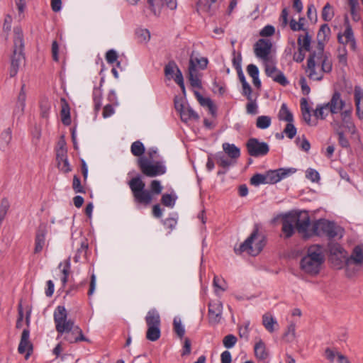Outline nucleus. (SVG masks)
Returning <instances> with one entry per match:
<instances>
[{
  "mask_svg": "<svg viewBox=\"0 0 363 363\" xmlns=\"http://www.w3.org/2000/svg\"><path fill=\"white\" fill-rule=\"evenodd\" d=\"M25 107L26 104L16 101L13 111V116L20 118L24 113Z\"/></svg>",
  "mask_w": 363,
  "mask_h": 363,
  "instance_id": "603ef678",
  "label": "nucleus"
},
{
  "mask_svg": "<svg viewBox=\"0 0 363 363\" xmlns=\"http://www.w3.org/2000/svg\"><path fill=\"white\" fill-rule=\"evenodd\" d=\"M299 84L301 88V91L304 95H308L311 91V89L307 84L306 79L304 77H301L299 80Z\"/></svg>",
  "mask_w": 363,
  "mask_h": 363,
  "instance_id": "338daca9",
  "label": "nucleus"
},
{
  "mask_svg": "<svg viewBox=\"0 0 363 363\" xmlns=\"http://www.w3.org/2000/svg\"><path fill=\"white\" fill-rule=\"evenodd\" d=\"M147 326H160V316L155 308L150 310L145 316Z\"/></svg>",
  "mask_w": 363,
  "mask_h": 363,
  "instance_id": "c756f323",
  "label": "nucleus"
},
{
  "mask_svg": "<svg viewBox=\"0 0 363 363\" xmlns=\"http://www.w3.org/2000/svg\"><path fill=\"white\" fill-rule=\"evenodd\" d=\"M136 34L141 42H147L150 38V33L147 29L140 28L136 31Z\"/></svg>",
  "mask_w": 363,
  "mask_h": 363,
  "instance_id": "4d7b16f0",
  "label": "nucleus"
},
{
  "mask_svg": "<svg viewBox=\"0 0 363 363\" xmlns=\"http://www.w3.org/2000/svg\"><path fill=\"white\" fill-rule=\"evenodd\" d=\"M61 118L63 124L68 125L71 123L69 107L65 99H62Z\"/></svg>",
  "mask_w": 363,
  "mask_h": 363,
  "instance_id": "4c0bfd02",
  "label": "nucleus"
},
{
  "mask_svg": "<svg viewBox=\"0 0 363 363\" xmlns=\"http://www.w3.org/2000/svg\"><path fill=\"white\" fill-rule=\"evenodd\" d=\"M118 60V54L115 50H109L106 53V60L108 64L113 65Z\"/></svg>",
  "mask_w": 363,
  "mask_h": 363,
  "instance_id": "680f3d73",
  "label": "nucleus"
},
{
  "mask_svg": "<svg viewBox=\"0 0 363 363\" xmlns=\"http://www.w3.org/2000/svg\"><path fill=\"white\" fill-rule=\"evenodd\" d=\"M13 43L14 49L11 60V68L9 70V75L11 77H13L17 74L20 65L25 60V57L23 53V50L24 48L23 34L18 30H15Z\"/></svg>",
  "mask_w": 363,
  "mask_h": 363,
  "instance_id": "39448f33",
  "label": "nucleus"
},
{
  "mask_svg": "<svg viewBox=\"0 0 363 363\" xmlns=\"http://www.w3.org/2000/svg\"><path fill=\"white\" fill-rule=\"evenodd\" d=\"M296 228L303 238H308L313 235V223L311 224L307 211L293 213Z\"/></svg>",
  "mask_w": 363,
  "mask_h": 363,
  "instance_id": "9b49d317",
  "label": "nucleus"
},
{
  "mask_svg": "<svg viewBox=\"0 0 363 363\" xmlns=\"http://www.w3.org/2000/svg\"><path fill=\"white\" fill-rule=\"evenodd\" d=\"M189 60L193 61L194 68L198 67L201 69H205L207 67L208 63V59L204 57H194L193 55H191Z\"/></svg>",
  "mask_w": 363,
  "mask_h": 363,
  "instance_id": "a18cd8bd",
  "label": "nucleus"
},
{
  "mask_svg": "<svg viewBox=\"0 0 363 363\" xmlns=\"http://www.w3.org/2000/svg\"><path fill=\"white\" fill-rule=\"evenodd\" d=\"M45 235L46 232L44 228H40L36 233L35 240L34 252L35 254L40 253L45 244Z\"/></svg>",
  "mask_w": 363,
  "mask_h": 363,
  "instance_id": "393cba45",
  "label": "nucleus"
},
{
  "mask_svg": "<svg viewBox=\"0 0 363 363\" xmlns=\"http://www.w3.org/2000/svg\"><path fill=\"white\" fill-rule=\"evenodd\" d=\"M279 119L288 123L294 121V116L286 104H282L278 115Z\"/></svg>",
  "mask_w": 363,
  "mask_h": 363,
  "instance_id": "58836bf2",
  "label": "nucleus"
},
{
  "mask_svg": "<svg viewBox=\"0 0 363 363\" xmlns=\"http://www.w3.org/2000/svg\"><path fill=\"white\" fill-rule=\"evenodd\" d=\"M296 172L295 168H280L266 172L267 184H276Z\"/></svg>",
  "mask_w": 363,
  "mask_h": 363,
  "instance_id": "2eb2a0df",
  "label": "nucleus"
},
{
  "mask_svg": "<svg viewBox=\"0 0 363 363\" xmlns=\"http://www.w3.org/2000/svg\"><path fill=\"white\" fill-rule=\"evenodd\" d=\"M138 164L143 174L149 177L162 175L166 172V167L162 162H152L150 159L142 157L138 159Z\"/></svg>",
  "mask_w": 363,
  "mask_h": 363,
  "instance_id": "1a4fd4ad",
  "label": "nucleus"
},
{
  "mask_svg": "<svg viewBox=\"0 0 363 363\" xmlns=\"http://www.w3.org/2000/svg\"><path fill=\"white\" fill-rule=\"evenodd\" d=\"M250 184L257 186L260 184H267L265 174H255L250 179Z\"/></svg>",
  "mask_w": 363,
  "mask_h": 363,
  "instance_id": "09e8293b",
  "label": "nucleus"
},
{
  "mask_svg": "<svg viewBox=\"0 0 363 363\" xmlns=\"http://www.w3.org/2000/svg\"><path fill=\"white\" fill-rule=\"evenodd\" d=\"M78 335L77 336H74V339H69V337H65V339L70 343L77 342L79 341H85L89 342V340L84 336L82 330L80 329L79 326H75V328L72 330V335Z\"/></svg>",
  "mask_w": 363,
  "mask_h": 363,
  "instance_id": "a19ab883",
  "label": "nucleus"
},
{
  "mask_svg": "<svg viewBox=\"0 0 363 363\" xmlns=\"http://www.w3.org/2000/svg\"><path fill=\"white\" fill-rule=\"evenodd\" d=\"M296 143L298 147L305 152H308L311 148L309 141L304 136H303L302 140L299 138H296Z\"/></svg>",
  "mask_w": 363,
  "mask_h": 363,
  "instance_id": "bf43d9fd",
  "label": "nucleus"
},
{
  "mask_svg": "<svg viewBox=\"0 0 363 363\" xmlns=\"http://www.w3.org/2000/svg\"><path fill=\"white\" fill-rule=\"evenodd\" d=\"M215 160L218 165L225 169H228L235 164L234 160L222 152H218L215 155Z\"/></svg>",
  "mask_w": 363,
  "mask_h": 363,
  "instance_id": "bb28decb",
  "label": "nucleus"
},
{
  "mask_svg": "<svg viewBox=\"0 0 363 363\" xmlns=\"http://www.w3.org/2000/svg\"><path fill=\"white\" fill-rule=\"evenodd\" d=\"M264 246V238L256 230L240 245L238 249L235 248V251L236 253L247 252L250 255L256 256L262 251Z\"/></svg>",
  "mask_w": 363,
  "mask_h": 363,
  "instance_id": "423d86ee",
  "label": "nucleus"
},
{
  "mask_svg": "<svg viewBox=\"0 0 363 363\" xmlns=\"http://www.w3.org/2000/svg\"><path fill=\"white\" fill-rule=\"evenodd\" d=\"M133 196L134 201L138 204L149 205L152 200V194H160L162 191L161 183L158 180H152L150 183V191L145 189V184L140 176L131 179L128 183Z\"/></svg>",
  "mask_w": 363,
  "mask_h": 363,
  "instance_id": "7ed1b4c3",
  "label": "nucleus"
},
{
  "mask_svg": "<svg viewBox=\"0 0 363 363\" xmlns=\"http://www.w3.org/2000/svg\"><path fill=\"white\" fill-rule=\"evenodd\" d=\"M337 125L335 128V132L338 136V142L341 147L344 148H347L350 147V143L347 138L345 136V132L350 133L342 125V123H337L336 124Z\"/></svg>",
  "mask_w": 363,
  "mask_h": 363,
  "instance_id": "7c9ffc66",
  "label": "nucleus"
},
{
  "mask_svg": "<svg viewBox=\"0 0 363 363\" xmlns=\"http://www.w3.org/2000/svg\"><path fill=\"white\" fill-rule=\"evenodd\" d=\"M247 74L252 78V83L256 87H260L261 81L259 79V69L254 65L250 64L247 67Z\"/></svg>",
  "mask_w": 363,
  "mask_h": 363,
  "instance_id": "f704fd0d",
  "label": "nucleus"
},
{
  "mask_svg": "<svg viewBox=\"0 0 363 363\" xmlns=\"http://www.w3.org/2000/svg\"><path fill=\"white\" fill-rule=\"evenodd\" d=\"M329 113H330V110L328 106V103L318 104L314 111V116L317 119L323 120Z\"/></svg>",
  "mask_w": 363,
  "mask_h": 363,
  "instance_id": "c9c22d12",
  "label": "nucleus"
},
{
  "mask_svg": "<svg viewBox=\"0 0 363 363\" xmlns=\"http://www.w3.org/2000/svg\"><path fill=\"white\" fill-rule=\"evenodd\" d=\"M311 37L308 32L298 35L297 43L298 48L304 50V51H310Z\"/></svg>",
  "mask_w": 363,
  "mask_h": 363,
  "instance_id": "72a5a7b5",
  "label": "nucleus"
},
{
  "mask_svg": "<svg viewBox=\"0 0 363 363\" xmlns=\"http://www.w3.org/2000/svg\"><path fill=\"white\" fill-rule=\"evenodd\" d=\"M347 277H352L363 267V245L355 246L350 257H345L344 266Z\"/></svg>",
  "mask_w": 363,
  "mask_h": 363,
  "instance_id": "0eeeda50",
  "label": "nucleus"
},
{
  "mask_svg": "<svg viewBox=\"0 0 363 363\" xmlns=\"http://www.w3.org/2000/svg\"><path fill=\"white\" fill-rule=\"evenodd\" d=\"M223 303L220 301H211L208 303V318L211 325L218 324L222 319Z\"/></svg>",
  "mask_w": 363,
  "mask_h": 363,
  "instance_id": "dca6fc26",
  "label": "nucleus"
},
{
  "mask_svg": "<svg viewBox=\"0 0 363 363\" xmlns=\"http://www.w3.org/2000/svg\"><path fill=\"white\" fill-rule=\"evenodd\" d=\"M103 93L100 88H95L93 91V100L94 103V109L99 111L102 106Z\"/></svg>",
  "mask_w": 363,
  "mask_h": 363,
  "instance_id": "37998d69",
  "label": "nucleus"
},
{
  "mask_svg": "<svg viewBox=\"0 0 363 363\" xmlns=\"http://www.w3.org/2000/svg\"><path fill=\"white\" fill-rule=\"evenodd\" d=\"M330 260L337 268H342L344 266L347 252L337 243L330 244L329 246Z\"/></svg>",
  "mask_w": 363,
  "mask_h": 363,
  "instance_id": "4468645a",
  "label": "nucleus"
},
{
  "mask_svg": "<svg viewBox=\"0 0 363 363\" xmlns=\"http://www.w3.org/2000/svg\"><path fill=\"white\" fill-rule=\"evenodd\" d=\"M284 133L290 139H292L293 138H294V136L296 134V128L294 126V125L292 123V122L288 123L286 124V125L284 130Z\"/></svg>",
  "mask_w": 363,
  "mask_h": 363,
  "instance_id": "13d9d810",
  "label": "nucleus"
},
{
  "mask_svg": "<svg viewBox=\"0 0 363 363\" xmlns=\"http://www.w3.org/2000/svg\"><path fill=\"white\" fill-rule=\"evenodd\" d=\"M335 16V11L333 7L330 3H327L323 8L321 17L325 21H330Z\"/></svg>",
  "mask_w": 363,
  "mask_h": 363,
  "instance_id": "c03bdc74",
  "label": "nucleus"
},
{
  "mask_svg": "<svg viewBox=\"0 0 363 363\" xmlns=\"http://www.w3.org/2000/svg\"><path fill=\"white\" fill-rule=\"evenodd\" d=\"M324 262L322 248L318 245L308 247L307 254L301 260L300 267L305 273L314 276L319 273Z\"/></svg>",
  "mask_w": 363,
  "mask_h": 363,
  "instance_id": "20e7f679",
  "label": "nucleus"
},
{
  "mask_svg": "<svg viewBox=\"0 0 363 363\" xmlns=\"http://www.w3.org/2000/svg\"><path fill=\"white\" fill-rule=\"evenodd\" d=\"M246 145L249 155L255 157L264 156L269 151L268 144L265 142H261L257 138L249 139Z\"/></svg>",
  "mask_w": 363,
  "mask_h": 363,
  "instance_id": "f8f14e48",
  "label": "nucleus"
},
{
  "mask_svg": "<svg viewBox=\"0 0 363 363\" xmlns=\"http://www.w3.org/2000/svg\"><path fill=\"white\" fill-rule=\"evenodd\" d=\"M238 341L237 337L234 335H228L224 337L223 340V344L227 349L233 347Z\"/></svg>",
  "mask_w": 363,
  "mask_h": 363,
  "instance_id": "3c124183",
  "label": "nucleus"
},
{
  "mask_svg": "<svg viewBox=\"0 0 363 363\" xmlns=\"http://www.w3.org/2000/svg\"><path fill=\"white\" fill-rule=\"evenodd\" d=\"M262 324L265 329L269 333L274 332L277 330L279 326L277 320L268 313L263 315Z\"/></svg>",
  "mask_w": 363,
  "mask_h": 363,
  "instance_id": "cd10ccee",
  "label": "nucleus"
},
{
  "mask_svg": "<svg viewBox=\"0 0 363 363\" xmlns=\"http://www.w3.org/2000/svg\"><path fill=\"white\" fill-rule=\"evenodd\" d=\"M333 69L331 60L323 52V45L312 51L307 60L306 72L307 77L313 81H321L325 73H330Z\"/></svg>",
  "mask_w": 363,
  "mask_h": 363,
  "instance_id": "f257e3e1",
  "label": "nucleus"
},
{
  "mask_svg": "<svg viewBox=\"0 0 363 363\" xmlns=\"http://www.w3.org/2000/svg\"><path fill=\"white\" fill-rule=\"evenodd\" d=\"M265 73L267 77L272 78L274 82L284 86H286L289 84V82L285 77L284 74L272 65H266Z\"/></svg>",
  "mask_w": 363,
  "mask_h": 363,
  "instance_id": "a211bd4d",
  "label": "nucleus"
},
{
  "mask_svg": "<svg viewBox=\"0 0 363 363\" xmlns=\"http://www.w3.org/2000/svg\"><path fill=\"white\" fill-rule=\"evenodd\" d=\"M306 176L307 179L313 182H316L320 180L319 173L315 169L311 168H309L306 170Z\"/></svg>",
  "mask_w": 363,
  "mask_h": 363,
  "instance_id": "052dcab7",
  "label": "nucleus"
},
{
  "mask_svg": "<svg viewBox=\"0 0 363 363\" xmlns=\"http://www.w3.org/2000/svg\"><path fill=\"white\" fill-rule=\"evenodd\" d=\"M354 98L357 116L363 120V89L359 86L354 87Z\"/></svg>",
  "mask_w": 363,
  "mask_h": 363,
  "instance_id": "4be33fe9",
  "label": "nucleus"
},
{
  "mask_svg": "<svg viewBox=\"0 0 363 363\" xmlns=\"http://www.w3.org/2000/svg\"><path fill=\"white\" fill-rule=\"evenodd\" d=\"M213 286L216 295H219L220 292H223L228 289V284L225 280L223 277L218 276H214Z\"/></svg>",
  "mask_w": 363,
  "mask_h": 363,
  "instance_id": "e433bc0d",
  "label": "nucleus"
},
{
  "mask_svg": "<svg viewBox=\"0 0 363 363\" xmlns=\"http://www.w3.org/2000/svg\"><path fill=\"white\" fill-rule=\"evenodd\" d=\"M164 74L167 79H174L181 87L182 91L185 92L184 78L181 70L174 61H170L164 67Z\"/></svg>",
  "mask_w": 363,
  "mask_h": 363,
  "instance_id": "ddd939ff",
  "label": "nucleus"
},
{
  "mask_svg": "<svg viewBox=\"0 0 363 363\" xmlns=\"http://www.w3.org/2000/svg\"><path fill=\"white\" fill-rule=\"evenodd\" d=\"M341 228L334 222L325 219H320L313 223V235L326 236L333 238L339 235Z\"/></svg>",
  "mask_w": 363,
  "mask_h": 363,
  "instance_id": "9d476101",
  "label": "nucleus"
},
{
  "mask_svg": "<svg viewBox=\"0 0 363 363\" xmlns=\"http://www.w3.org/2000/svg\"><path fill=\"white\" fill-rule=\"evenodd\" d=\"M87 249V245L84 242L81 243L80 247L77 250L76 255L74 257V261L78 262L80 260L81 255H85Z\"/></svg>",
  "mask_w": 363,
  "mask_h": 363,
  "instance_id": "69168bd1",
  "label": "nucleus"
},
{
  "mask_svg": "<svg viewBox=\"0 0 363 363\" xmlns=\"http://www.w3.org/2000/svg\"><path fill=\"white\" fill-rule=\"evenodd\" d=\"M284 335L287 338V340L289 342H291L294 340L296 336V323L291 322L287 328L286 332L285 333Z\"/></svg>",
  "mask_w": 363,
  "mask_h": 363,
  "instance_id": "864d4df0",
  "label": "nucleus"
},
{
  "mask_svg": "<svg viewBox=\"0 0 363 363\" xmlns=\"http://www.w3.org/2000/svg\"><path fill=\"white\" fill-rule=\"evenodd\" d=\"M223 149L225 154L235 162L240 156V148L235 146L234 144L225 143L223 144Z\"/></svg>",
  "mask_w": 363,
  "mask_h": 363,
  "instance_id": "a878e982",
  "label": "nucleus"
},
{
  "mask_svg": "<svg viewBox=\"0 0 363 363\" xmlns=\"http://www.w3.org/2000/svg\"><path fill=\"white\" fill-rule=\"evenodd\" d=\"M173 329L174 333L179 338H183L185 334V328L182 324V320L179 317H175L173 320Z\"/></svg>",
  "mask_w": 363,
  "mask_h": 363,
  "instance_id": "79ce46f5",
  "label": "nucleus"
},
{
  "mask_svg": "<svg viewBox=\"0 0 363 363\" xmlns=\"http://www.w3.org/2000/svg\"><path fill=\"white\" fill-rule=\"evenodd\" d=\"M160 326H147L146 337L150 341H156L160 337Z\"/></svg>",
  "mask_w": 363,
  "mask_h": 363,
  "instance_id": "ea45409f",
  "label": "nucleus"
},
{
  "mask_svg": "<svg viewBox=\"0 0 363 363\" xmlns=\"http://www.w3.org/2000/svg\"><path fill=\"white\" fill-rule=\"evenodd\" d=\"M114 106L113 104H106L104 107V110H103V113H102V115H103V117L104 118H108L110 116H111L115 111H114Z\"/></svg>",
  "mask_w": 363,
  "mask_h": 363,
  "instance_id": "774afa93",
  "label": "nucleus"
},
{
  "mask_svg": "<svg viewBox=\"0 0 363 363\" xmlns=\"http://www.w3.org/2000/svg\"><path fill=\"white\" fill-rule=\"evenodd\" d=\"M194 94L200 104L202 106L208 107L210 113L213 116H215L216 114V107L214 105L213 101L208 97L202 96V95L198 91H195Z\"/></svg>",
  "mask_w": 363,
  "mask_h": 363,
  "instance_id": "b1692460",
  "label": "nucleus"
},
{
  "mask_svg": "<svg viewBox=\"0 0 363 363\" xmlns=\"http://www.w3.org/2000/svg\"><path fill=\"white\" fill-rule=\"evenodd\" d=\"M53 318L55 329L60 335L65 333H70L76 326L72 320L67 319V312L65 307L63 306H58L56 308L54 311Z\"/></svg>",
  "mask_w": 363,
  "mask_h": 363,
  "instance_id": "6e6552de",
  "label": "nucleus"
},
{
  "mask_svg": "<svg viewBox=\"0 0 363 363\" xmlns=\"http://www.w3.org/2000/svg\"><path fill=\"white\" fill-rule=\"evenodd\" d=\"M72 188L75 193H85L84 188L81 184L80 179L77 175L73 177Z\"/></svg>",
  "mask_w": 363,
  "mask_h": 363,
  "instance_id": "6e6d98bb",
  "label": "nucleus"
},
{
  "mask_svg": "<svg viewBox=\"0 0 363 363\" xmlns=\"http://www.w3.org/2000/svg\"><path fill=\"white\" fill-rule=\"evenodd\" d=\"M343 37L345 38V41H342V43H351L352 45L354 47L355 40L353 34V31L351 26L348 23L347 18L345 19V30L343 33ZM339 40L341 42L342 37L338 35Z\"/></svg>",
  "mask_w": 363,
  "mask_h": 363,
  "instance_id": "473e14b6",
  "label": "nucleus"
},
{
  "mask_svg": "<svg viewBox=\"0 0 363 363\" xmlns=\"http://www.w3.org/2000/svg\"><path fill=\"white\" fill-rule=\"evenodd\" d=\"M175 108L179 112L181 119L184 122L198 120L199 118L197 113L189 104L175 103Z\"/></svg>",
  "mask_w": 363,
  "mask_h": 363,
  "instance_id": "6ab92c4d",
  "label": "nucleus"
},
{
  "mask_svg": "<svg viewBox=\"0 0 363 363\" xmlns=\"http://www.w3.org/2000/svg\"><path fill=\"white\" fill-rule=\"evenodd\" d=\"M330 34V28L328 24H323L321 26L318 33V45L316 50L319 48V45H323V52H324V42L328 40Z\"/></svg>",
  "mask_w": 363,
  "mask_h": 363,
  "instance_id": "c85d7f7f",
  "label": "nucleus"
},
{
  "mask_svg": "<svg viewBox=\"0 0 363 363\" xmlns=\"http://www.w3.org/2000/svg\"><path fill=\"white\" fill-rule=\"evenodd\" d=\"M328 106L330 110V114L340 116L342 125L352 135L356 132V127L352 121V106L350 103H347L338 91H335L330 101L328 102Z\"/></svg>",
  "mask_w": 363,
  "mask_h": 363,
  "instance_id": "f03ea898",
  "label": "nucleus"
},
{
  "mask_svg": "<svg viewBox=\"0 0 363 363\" xmlns=\"http://www.w3.org/2000/svg\"><path fill=\"white\" fill-rule=\"evenodd\" d=\"M30 332L27 329L23 330L21 341L18 345V352L26 354V358L28 359L32 352V345L29 341Z\"/></svg>",
  "mask_w": 363,
  "mask_h": 363,
  "instance_id": "aec40b11",
  "label": "nucleus"
},
{
  "mask_svg": "<svg viewBox=\"0 0 363 363\" xmlns=\"http://www.w3.org/2000/svg\"><path fill=\"white\" fill-rule=\"evenodd\" d=\"M189 80L192 86L196 88L201 87V82L199 77V74L196 68H194V65L192 60H189Z\"/></svg>",
  "mask_w": 363,
  "mask_h": 363,
  "instance_id": "5701e85b",
  "label": "nucleus"
},
{
  "mask_svg": "<svg viewBox=\"0 0 363 363\" xmlns=\"http://www.w3.org/2000/svg\"><path fill=\"white\" fill-rule=\"evenodd\" d=\"M254 351L255 357L260 360H264L268 357L266 345L262 340L256 342L254 347Z\"/></svg>",
  "mask_w": 363,
  "mask_h": 363,
  "instance_id": "2f4dec72",
  "label": "nucleus"
},
{
  "mask_svg": "<svg viewBox=\"0 0 363 363\" xmlns=\"http://www.w3.org/2000/svg\"><path fill=\"white\" fill-rule=\"evenodd\" d=\"M274 27L271 25H267L260 30L259 35L263 37H269L274 35Z\"/></svg>",
  "mask_w": 363,
  "mask_h": 363,
  "instance_id": "0e129e2a",
  "label": "nucleus"
},
{
  "mask_svg": "<svg viewBox=\"0 0 363 363\" xmlns=\"http://www.w3.org/2000/svg\"><path fill=\"white\" fill-rule=\"evenodd\" d=\"M9 208V203L8 200L3 199L0 204V224L5 218Z\"/></svg>",
  "mask_w": 363,
  "mask_h": 363,
  "instance_id": "5fc2aeb1",
  "label": "nucleus"
},
{
  "mask_svg": "<svg viewBox=\"0 0 363 363\" xmlns=\"http://www.w3.org/2000/svg\"><path fill=\"white\" fill-rule=\"evenodd\" d=\"M177 196L169 194H164L162 196L161 201L167 207L173 208L175 205Z\"/></svg>",
  "mask_w": 363,
  "mask_h": 363,
  "instance_id": "8fccbe9b",
  "label": "nucleus"
},
{
  "mask_svg": "<svg viewBox=\"0 0 363 363\" xmlns=\"http://www.w3.org/2000/svg\"><path fill=\"white\" fill-rule=\"evenodd\" d=\"M271 118L267 116H261L257 118L256 126L259 129H266L271 125Z\"/></svg>",
  "mask_w": 363,
  "mask_h": 363,
  "instance_id": "de8ad7c7",
  "label": "nucleus"
},
{
  "mask_svg": "<svg viewBox=\"0 0 363 363\" xmlns=\"http://www.w3.org/2000/svg\"><path fill=\"white\" fill-rule=\"evenodd\" d=\"M130 150L134 156H141L145 152V147L140 141L137 140L132 143Z\"/></svg>",
  "mask_w": 363,
  "mask_h": 363,
  "instance_id": "49530a36",
  "label": "nucleus"
},
{
  "mask_svg": "<svg viewBox=\"0 0 363 363\" xmlns=\"http://www.w3.org/2000/svg\"><path fill=\"white\" fill-rule=\"evenodd\" d=\"M272 43L269 40L259 39L255 45V53L257 57L267 60L272 49Z\"/></svg>",
  "mask_w": 363,
  "mask_h": 363,
  "instance_id": "f3484780",
  "label": "nucleus"
},
{
  "mask_svg": "<svg viewBox=\"0 0 363 363\" xmlns=\"http://www.w3.org/2000/svg\"><path fill=\"white\" fill-rule=\"evenodd\" d=\"M233 65L236 69V71L241 70L242 69V56L241 54L239 53L238 56H235V50H234L233 51Z\"/></svg>",
  "mask_w": 363,
  "mask_h": 363,
  "instance_id": "e2e57ef3",
  "label": "nucleus"
},
{
  "mask_svg": "<svg viewBox=\"0 0 363 363\" xmlns=\"http://www.w3.org/2000/svg\"><path fill=\"white\" fill-rule=\"evenodd\" d=\"M295 226L296 223L293 213L286 214L282 220V232L286 238H291L293 235Z\"/></svg>",
  "mask_w": 363,
  "mask_h": 363,
  "instance_id": "412c9836",
  "label": "nucleus"
}]
</instances>
